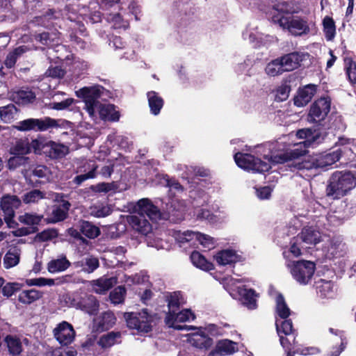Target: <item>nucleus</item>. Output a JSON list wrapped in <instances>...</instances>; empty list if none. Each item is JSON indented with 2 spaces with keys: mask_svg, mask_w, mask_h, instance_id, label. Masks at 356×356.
<instances>
[{
  "mask_svg": "<svg viewBox=\"0 0 356 356\" xmlns=\"http://www.w3.org/2000/svg\"><path fill=\"white\" fill-rule=\"evenodd\" d=\"M253 65L252 59L247 57L243 62L238 63L234 67L235 72L240 74H245L246 76H251V68Z\"/></svg>",
  "mask_w": 356,
  "mask_h": 356,
  "instance_id": "52",
  "label": "nucleus"
},
{
  "mask_svg": "<svg viewBox=\"0 0 356 356\" xmlns=\"http://www.w3.org/2000/svg\"><path fill=\"white\" fill-rule=\"evenodd\" d=\"M284 72V71L279 58L269 62L265 67V73L270 76H278Z\"/></svg>",
  "mask_w": 356,
  "mask_h": 356,
  "instance_id": "48",
  "label": "nucleus"
},
{
  "mask_svg": "<svg viewBox=\"0 0 356 356\" xmlns=\"http://www.w3.org/2000/svg\"><path fill=\"white\" fill-rule=\"evenodd\" d=\"M104 91V88L99 85H93L86 86L76 91V95L83 99L85 106L84 109L89 115L94 116V106L99 102L98 99L101 97Z\"/></svg>",
  "mask_w": 356,
  "mask_h": 356,
  "instance_id": "11",
  "label": "nucleus"
},
{
  "mask_svg": "<svg viewBox=\"0 0 356 356\" xmlns=\"http://www.w3.org/2000/svg\"><path fill=\"white\" fill-rule=\"evenodd\" d=\"M75 268L80 269V271L85 273H92L99 266V259L92 256L89 255L81 260L73 263Z\"/></svg>",
  "mask_w": 356,
  "mask_h": 356,
  "instance_id": "28",
  "label": "nucleus"
},
{
  "mask_svg": "<svg viewBox=\"0 0 356 356\" xmlns=\"http://www.w3.org/2000/svg\"><path fill=\"white\" fill-rule=\"evenodd\" d=\"M116 283V279L113 277H102L97 280L90 282V286L96 293L102 294L108 291Z\"/></svg>",
  "mask_w": 356,
  "mask_h": 356,
  "instance_id": "29",
  "label": "nucleus"
},
{
  "mask_svg": "<svg viewBox=\"0 0 356 356\" xmlns=\"http://www.w3.org/2000/svg\"><path fill=\"white\" fill-rule=\"evenodd\" d=\"M81 309L90 314H94L99 308V303L93 296H87L80 302Z\"/></svg>",
  "mask_w": 356,
  "mask_h": 356,
  "instance_id": "42",
  "label": "nucleus"
},
{
  "mask_svg": "<svg viewBox=\"0 0 356 356\" xmlns=\"http://www.w3.org/2000/svg\"><path fill=\"white\" fill-rule=\"evenodd\" d=\"M89 213L94 217L104 218L111 214V209L108 204L97 202L90 207Z\"/></svg>",
  "mask_w": 356,
  "mask_h": 356,
  "instance_id": "39",
  "label": "nucleus"
},
{
  "mask_svg": "<svg viewBox=\"0 0 356 356\" xmlns=\"http://www.w3.org/2000/svg\"><path fill=\"white\" fill-rule=\"evenodd\" d=\"M195 318L194 314L190 309H183L180 312H175L172 313H168L166 314L165 322L170 327H173L176 330H191L194 329L193 326L181 325L179 323H184L194 320Z\"/></svg>",
  "mask_w": 356,
  "mask_h": 356,
  "instance_id": "14",
  "label": "nucleus"
},
{
  "mask_svg": "<svg viewBox=\"0 0 356 356\" xmlns=\"http://www.w3.org/2000/svg\"><path fill=\"white\" fill-rule=\"evenodd\" d=\"M20 250L17 248L9 250L3 257V266L9 269L16 266L20 261Z\"/></svg>",
  "mask_w": 356,
  "mask_h": 356,
  "instance_id": "40",
  "label": "nucleus"
},
{
  "mask_svg": "<svg viewBox=\"0 0 356 356\" xmlns=\"http://www.w3.org/2000/svg\"><path fill=\"white\" fill-rule=\"evenodd\" d=\"M70 204L65 200H61L60 202L54 205L52 213L51 220L52 222H57L62 221L67 217Z\"/></svg>",
  "mask_w": 356,
  "mask_h": 356,
  "instance_id": "32",
  "label": "nucleus"
},
{
  "mask_svg": "<svg viewBox=\"0 0 356 356\" xmlns=\"http://www.w3.org/2000/svg\"><path fill=\"white\" fill-rule=\"evenodd\" d=\"M194 215L196 216L197 219L198 220H205L211 223H215L216 221V217L214 215H213L209 210L204 209H197L195 211Z\"/></svg>",
  "mask_w": 356,
  "mask_h": 356,
  "instance_id": "60",
  "label": "nucleus"
},
{
  "mask_svg": "<svg viewBox=\"0 0 356 356\" xmlns=\"http://www.w3.org/2000/svg\"><path fill=\"white\" fill-rule=\"evenodd\" d=\"M93 111L94 116L89 115L93 120H96L99 118L103 120L116 122L120 119L119 112L113 104L98 102L95 107L94 106Z\"/></svg>",
  "mask_w": 356,
  "mask_h": 356,
  "instance_id": "16",
  "label": "nucleus"
},
{
  "mask_svg": "<svg viewBox=\"0 0 356 356\" xmlns=\"http://www.w3.org/2000/svg\"><path fill=\"white\" fill-rule=\"evenodd\" d=\"M74 102L73 98H67L60 102H53L49 104V108L56 111H63L68 108Z\"/></svg>",
  "mask_w": 356,
  "mask_h": 356,
  "instance_id": "59",
  "label": "nucleus"
},
{
  "mask_svg": "<svg viewBox=\"0 0 356 356\" xmlns=\"http://www.w3.org/2000/svg\"><path fill=\"white\" fill-rule=\"evenodd\" d=\"M116 322V318L113 312H106L103 313L95 321L98 330H104L113 327Z\"/></svg>",
  "mask_w": 356,
  "mask_h": 356,
  "instance_id": "36",
  "label": "nucleus"
},
{
  "mask_svg": "<svg viewBox=\"0 0 356 356\" xmlns=\"http://www.w3.org/2000/svg\"><path fill=\"white\" fill-rule=\"evenodd\" d=\"M65 70L58 65L50 66L45 72V75L54 79H60L63 77Z\"/></svg>",
  "mask_w": 356,
  "mask_h": 356,
  "instance_id": "63",
  "label": "nucleus"
},
{
  "mask_svg": "<svg viewBox=\"0 0 356 356\" xmlns=\"http://www.w3.org/2000/svg\"><path fill=\"white\" fill-rule=\"evenodd\" d=\"M29 158L23 156L14 155L8 161V167L10 170H14L17 168L25 165L28 162Z\"/></svg>",
  "mask_w": 356,
  "mask_h": 356,
  "instance_id": "56",
  "label": "nucleus"
},
{
  "mask_svg": "<svg viewBox=\"0 0 356 356\" xmlns=\"http://www.w3.org/2000/svg\"><path fill=\"white\" fill-rule=\"evenodd\" d=\"M134 211L138 215L127 216V220L131 228L138 234L147 236L152 231L151 223L145 218L147 216L152 220L161 218V214L159 209L147 198L140 200L134 206Z\"/></svg>",
  "mask_w": 356,
  "mask_h": 356,
  "instance_id": "3",
  "label": "nucleus"
},
{
  "mask_svg": "<svg viewBox=\"0 0 356 356\" xmlns=\"http://www.w3.org/2000/svg\"><path fill=\"white\" fill-rule=\"evenodd\" d=\"M81 231L83 234L90 238H95L100 234L99 228L88 221H83L81 223Z\"/></svg>",
  "mask_w": 356,
  "mask_h": 356,
  "instance_id": "51",
  "label": "nucleus"
},
{
  "mask_svg": "<svg viewBox=\"0 0 356 356\" xmlns=\"http://www.w3.org/2000/svg\"><path fill=\"white\" fill-rule=\"evenodd\" d=\"M44 149V154L54 159H61L69 153L67 146L53 141H48Z\"/></svg>",
  "mask_w": 356,
  "mask_h": 356,
  "instance_id": "27",
  "label": "nucleus"
},
{
  "mask_svg": "<svg viewBox=\"0 0 356 356\" xmlns=\"http://www.w3.org/2000/svg\"><path fill=\"white\" fill-rule=\"evenodd\" d=\"M147 97L151 113L154 115H159L163 106L164 101L163 98L155 91L148 92Z\"/></svg>",
  "mask_w": 356,
  "mask_h": 356,
  "instance_id": "34",
  "label": "nucleus"
},
{
  "mask_svg": "<svg viewBox=\"0 0 356 356\" xmlns=\"http://www.w3.org/2000/svg\"><path fill=\"white\" fill-rule=\"evenodd\" d=\"M35 39L45 45H54V42L57 38L56 34L42 33L35 35Z\"/></svg>",
  "mask_w": 356,
  "mask_h": 356,
  "instance_id": "61",
  "label": "nucleus"
},
{
  "mask_svg": "<svg viewBox=\"0 0 356 356\" xmlns=\"http://www.w3.org/2000/svg\"><path fill=\"white\" fill-rule=\"evenodd\" d=\"M307 150L305 154L301 156L298 159L288 160L286 162H292L290 165L293 170H312L318 168V157L316 154H307ZM286 163V161L284 162Z\"/></svg>",
  "mask_w": 356,
  "mask_h": 356,
  "instance_id": "21",
  "label": "nucleus"
},
{
  "mask_svg": "<svg viewBox=\"0 0 356 356\" xmlns=\"http://www.w3.org/2000/svg\"><path fill=\"white\" fill-rule=\"evenodd\" d=\"M242 37L243 40H248L250 44L257 48L262 47H268L277 41L275 36L260 33L257 27H252L250 26L246 27L243 31Z\"/></svg>",
  "mask_w": 356,
  "mask_h": 356,
  "instance_id": "13",
  "label": "nucleus"
},
{
  "mask_svg": "<svg viewBox=\"0 0 356 356\" xmlns=\"http://www.w3.org/2000/svg\"><path fill=\"white\" fill-rule=\"evenodd\" d=\"M42 296L43 293L35 289L22 290L18 295V301L24 305H31Z\"/></svg>",
  "mask_w": 356,
  "mask_h": 356,
  "instance_id": "33",
  "label": "nucleus"
},
{
  "mask_svg": "<svg viewBox=\"0 0 356 356\" xmlns=\"http://www.w3.org/2000/svg\"><path fill=\"white\" fill-rule=\"evenodd\" d=\"M22 204L19 197L16 195H6L1 198L0 207L4 213V220L10 228L16 225L13 218L15 210L18 209Z\"/></svg>",
  "mask_w": 356,
  "mask_h": 356,
  "instance_id": "15",
  "label": "nucleus"
},
{
  "mask_svg": "<svg viewBox=\"0 0 356 356\" xmlns=\"http://www.w3.org/2000/svg\"><path fill=\"white\" fill-rule=\"evenodd\" d=\"M54 334L60 344L67 346L74 341L75 331L71 324L63 321L54 330Z\"/></svg>",
  "mask_w": 356,
  "mask_h": 356,
  "instance_id": "19",
  "label": "nucleus"
},
{
  "mask_svg": "<svg viewBox=\"0 0 356 356\" xmlns=\"http://www.w3.org/2000/svg\"><path fill=\"white\" fill-rule=\"evenodd\" d=\"M173 237L181 248H197L198 245L207 250L213 249L217 245V240L213 237L199 232L186 230L175 231Z\"/></svg>",
  "mask_w": 356,
  "mask_h": 356,
  "instance_id": "8",
  "label": "nucleus"
},
{
  "mask_svg": "<svg viewBox=\"0 0 356 356\" xmlns=\"http://www.w3.org/2000/svg\"><path fill=\"white\" fill-rule=\"evenodd\" d=\"M297 237L302 243V248H305V249L316 245L321 240L320 232L312 225L305 227Z\"/></svg>",
  "mask_w": 356,
  "mask_h": 356,
  "instance_id": "20",
  "label": "nucleus"
},
{
  "mask_svg": "<svg viewBox=\"0 0 356 356\" xmlns=\"http://www.w3.org/2000/svg\"><path fill=\"white\" fill-rule=\"evenodd\" d=\"M47 193L38 189H33L23 195V202L25 204H36L40 200L45 199Z\"/></svg>",
  "mask_w": 356,
  "mask_h": 356,
  "instance_id": "45",
  "label": "nucleus"
},
{
  "mask_svg": "<svg viewBox=\"0 0 356 356\" xmlns=\"http://www.w3.org/2000/svg\"><path fill=\"white\" fill-rule=\"evenodd\" d=\"M108 140L110 141L111 143L119 145L121 148L126 149L129 147L127 138L123 136L110 134L108 136Z\"/></svg>",
  "mask_w": 356,
  "mask_h": 356,
  "instance_id": "62",
  "label": "nucleus"
},
{
  "mask_svg": "<svg viewBox=\"0 0 356 356\" xmlns=\"http://www.w3.org/2000/svg\"><path fill=\"white\" fill-rule=\"evenodd\" d=\"M169 312L172 313L179 310L180 305L184 303V299L179 291L174 292L168 297Z\"/></svg>",
  "mask_w": 356,
  "mask_h": 356,
  "instance_id": "43",
  "label": "nucleus"
},
{
  "mask_svg": "<svg viewBox=\"0 0 356 356\" xmlns=\"http://www.w3.org/2000/svg\"><path fill=\"white\" fill-rule=\"evenodd\" d=\"M341 153V149H337L327 154H316L318 157V168H323L334 164L340 159Z\"/></svg>",
  "mask_w": 356,
  "mask_h": 356,
  "instance_id": "31",
  "label": "nucleus"
},
{
  "mask_svg": "<svg viewBox=\"0 0 356 356\" xmlns=\"http://www.w3.org/2000/svg\"><path fill=\"white\" fill-rule=\"evenodd\" d=\"M197 332L186 335L187 341L193 346L207 350L213 344V339L206 334V330L202 327H195Z\"/></svg>",
  "mask_w": 356,
  "mask_h": 356,
  "instance_id": "18",
  "label": "nucleus"
},
{
  "mask_svg": "<svg viewBox=\"0 0 356 356\" xmlns=\"http://www.w3.org/2000/svg\"><path fill=\"white\" fill-rule=\"evenodd\" d=\"M42 217V216L36 213L26 212L19 215L18 220L24 225L33 226L38 225Z\"/></svg>",
  "mask_w": 356,
  "mask_h": 356,
  "instance_id": "50",
  "label": "nucleus"
},
{
  "mask_svg": "<svg viewBox=\"0 0 356 356\" xmlns=\"http://www.w3.org/2000/svg\"><path fill=\"white\" fill-rule=\"evenodd\" d=\"M303 57V54L295 51L286 54L279 58L280 59V62L285 72L297 69L302 61Z\"/></svg>",
  "mask_w": 356,
  "mask_h": 356,
  "instance_id": "23",
  "label": "nucleus"
},
{
  "mask_svg": "<svg viewBox=\"0 0 356 356\" xmlns=\"http://www.w3.org/2000/svg\"><path fill=\"white\" fill-rule=\"evenodd\" d=\"M224 287L234 298L239 299L249 309L257 308V294L251 289H248L243 279L227 278Z\"/></svg>",
  "mask_w": 356,
  "mask_h": 356,
  "instance_id": "7",
  "label": "nucleus"
},
{
  "mask_svg": "<svg viewBox=\"0 0 356 356\" xmlns=\"http://www.w3.org/2000/svg\"><path fill=\"white\" fill-rule=\"evenodd\" d=\"M293 135L284 136L280 140L266 143L254 147H250L251 153L237 152L234 155V161L237 165L247 171L264 172L271 168V164L279 163L275 161V156L285 152L287 147L292 145L287 138Z\"/></svg>",
  "mask_w": 356,
  "mask_h": 356,
  "instance_id": "1",
  "label": "nucleus"
},
{
  "mask_svg": "<svg viewBox=\"0 0 356 356\" xmlns=\"http://www.w3.org/2000/svg\"><path fill=\"white\" fill-rule=\"evenodd\" d=\"M192 264L197 268L204 270L209 271L213 269L212 263L207 260V259L197 251H193L190 257Z\"/></svg>",
  "mask_w": 356,
  "mask_h": 356,
  "instance_id": "37",
  "label": "nucleus"
},
{
  "mask_svg": "<svg viewBox=\"0 0 356 356\" xmlns=\"http://www.w3.org/2000/svg\"><path fill=\"white\" fill-rule=\"evenodd\" d=\"M4 341L9 354L13 356L19 355L23 350V343L27 344L29 342L26 338L12 334L7 335L4 339Z\"/></svg>",
  "mask_w": 356,
  "mask_h": 356,
  "instance_id": "24",
  "label": "nucleus"
},
{
  "mask_svg": "<svg viewBox=\"0 0 356 356\" xmlns=\"http://www.w3.org/2000/svg\"><path fill=\"white\" fill-rule=\"evenodd\" d=\"M238 350V344L229 339H222L217 342L215 348L208 356H225L232 355Z\"/></svg>",
  "mask_w": 356,
  "mask_h": 356,
  "instance_id": "22",
  "label": "nucleus"
},
{
  "mask_svg": "<svg viewBox=\"0 0 356 356\" xmlns=\"http://www.w3.org/2000/svg\"><path fill=\"white\" fill-rule=\"evenodd\" d=\"M314 288L316 293L322 298H332L335 292L334 282L323 278H315Z\"/></svg>",
  "mask_w": 356,
  "mask_h": 356,
  "instance_id": "26",
  "label": "nucleus"
},
{
  "mask_svg": "<svg viewBox=\"0 0 356 356\" xmlns=\"http://www.w3.org/2000/svg\"><path fill=\"white\" fill-rule=\"evenodd\" d=\"M17 108L14 104H8L0 108L1 120L6 123L13 120L17 114Z\"/></svg>",
  "mask_w": 356,
  "mask_h": 356,
  "instance_id": "47",
  "label": "nucleus"
},
{
  "mask_svg": "<svg viewBox=\"0 0 356 356\" xmlns=\"http://www.w3.org/2000/svg\"><path fill=\"white\" fill-rule=\"evenodd\" d=\"M296 136L300 139H305L302 142L294 143L293 149H285L284 153L275 156V161L284 163L288 160L298 159L301 156L305 154L307 148L318 143L320 135L316 131H312L309 129H300L297 131Z\"/></svg>",
  "mask_w": 356,
  "mask_h": 356,
  "instance_id": "5",
  "label": "nucleus"
},
{
  "mask_svg": "<svg viewBox=\"0 0 356 356\" xmlns=\"http://www.w3.org/2000/svg\"><path fill=\"white\" fill-rule=\"evenodd\" d=\"M356 186V176L350 171H336L330 177L327 195L334 199L346 195Z\"/></svg>",
  "mask_w": 356,
  "mask_h": 356,
  "instance_id": "6",
  "label": "nucleus"
},
{
  "mask_svg": "<svg viewBox=\"0 0 356 356\" xmlns=\"http://www.w3.org/2000/svg\"><path fill=\"white\" fill-rule=\"evenodd\" d=\"M276 314L280 318L276 319L275 325L282 346L285 350L293 349L295 336L291 320H286L291 314L282 295L278 294L275 299Z\"/></svg>",
  "mask_w": 356,
  "mask_h": 356,
  "instance_id": "4",
  "label": "nucleus"
},
{
  "mask_svg": "<svg viewBox=\"0 0 356 356\" xmlns=\"http://www.w3.org/2000/svg\"><path fill=\"white\" fill-rule=\"evenodd\" d=\"M323 33L327 40L332 41L336 35V26L333 19L329 16L323 20Z\"/></svg>",
  "mask_w": 356,
  "mask_h": 356,
  "instance_id": "44",
  "label": "nucleus"
},
{
  "mask_svg": "<svg viewBox=\"0 0 356 356\" xmlns=\"http://www.w3.org/2000/svg\"><path fill=\"white\" fill-rule=\"evenodd\" d=\"M346 74L352 83L356 82V63L351 59L345 60Z\"/></svg>",
  "mask_w": 356,
  "mask_h": 356,
  "instance_id": "58",
  "label": "nucleus"
},
{
  "mask_svg": "<svg viewBox=\"0 0 356 356\" xmlns=\"http://www.w3.org/2000/svg\"><path fill=\"white\" fill-rule=\"evenodd\" d=\"M10 153L13 155L23 156L30 153L29 142L27 139H20L15 142L10 148Z\"/></svg>",
  "mask_w": 356,
  "mask_h": 356,
  "instance_id": "46",
  "label": "nucleus"
},
{
  "mask_svg": "<svg viewBox=\"0 0 356 356\" xmlns=\"http://www.w3.org/2000/svg\"><path fill=\"white\" fill-rule=\"evenodd\" d=\"M268 15L271 21L278 24L283 30L294 36L307 35L310 28L307 19L298 16H289L300 12L298 1H274Z\"/></svg>",
  "mask_w": 356,
  "mask_h": 356,
  "instance_id": "2",
  "label": "nucleus"
},
{
  "mask_svg": "<svg viewBox=\"0 0 356 356\" xmlns=\"http://www.w3.org/2000/svg\"><path fill=\"white\" fill-rule=\"evenodd\" d=\"M121 333L120 332H111L102 335L98 344L103 348H108L120 341Z\"/></svg>",
  "mask_w": 356,
  "mask_h": 356,
  "instance_id": "41",
  "label": "nucleus"
},
{
  "mask_svg": "<svg viewBox=\"0 0 356 356\" xmlns=\"http://www.w3.org/2000/svg\"><path fill=\"white\" fill-rule=\"evenodd\" d=\"M330 99L321 97L311 106L309 113V120L318 122L325 118L330 110Z\"/></svg>",
  "mask_w": 356,
  "mask_h": 356,
  "instance_id": "17",
  "label": "nucleus"
},
{
  "mask_svg": "<svg viewBox=\"0 0 356 356\" xmlns=\"http://www.w3.org/2000/svg\"><path fill=\"white\" fill-rule=\"evenodd\" d=\"M72 67L74 76L79 78L87 72L88 64L85 60L76 59L73 62Z\"/></svg>",
  "mask_w": 356,
  "mask_h": 356,
  "instance_id": "54",
  "label": "nucleus"
},
{
  "mask_svg": "<svg viewBox=\"0 0 356 356\" xmlns=\"http://www.w3.org/2000/svg\"><path fill=\"white\" fill-rule=\"evenodd\" d=\"M57 126L58 122L56 120L46 117L43 119L29 118L20 121L15 125V128L21 131H44Z\"/></svg>",
  "mask_w": 356,
  "mask_h": 356,
  "instance_id": "12",
  "label": "nucleus"
},
{
  "mask_svg": "<svg viewBox=\"0 0 356 356\" xmlns=\"http://www.w3.org/2000/svg\"><path fill=\"white\" fill-rule=\"evenodd\" d=\"M13 101L18 104H26L32 102L35 98V94L29 89H22L14 92L12 95Z\"/></svg>",
  "mask_w": 356,
  "mask_h": 356,
  "instance_id": "38",
  "label": "nucleus"
},
{
  "mask_svg": "<svg viewBox=\"0 0 356 356\" xmlns=\"http://www.w3.org/2000/svg\"><path fill=\"white\" fill-rule=\"evenodd\" d=\"M99 166L95 161H86L82 165L79 166L77 169V172L85 173L89 176L92 175V179L97 177L98 175L97 169Z\"/></svg>",
  "mask_w": 356,
  "mask_h": 356,
  "instance_id": "49",
  "label": "nucleus"
},
{
  "mask_svg": "<svg viewBox=\"0 0 356 356\" xmlns=\"http://www.w3.org/2000/svg\"><path fill=\"white\" fill-rule=\"evenodd\" d=\"M214 259L218 265L226 266L237 262L240 257L235 250L226 249L217 252L214 256Z\"/></svg>",
  "mask_w": 356,
  "mask_h": 356,
  "instance_id": "30",
  "label": "nucleus"
},
{
  "mask_svg": "<svg viewBox=\"0 0 356 356\" xmlns=\"http://www.w3.org/2000/svg\"><path fill=\"white\" fill-rule=\"evenodd\" d=\"M293 278L300 284L306 285L313 277L316 265L314 262L300 260L287 264Z\"/></svg>",
  "mask_w": 356,
  "mask_h": 356,
  "instance_id": "10",
  "label": "nucleus"
},
{
  "mask_svg": "<svg viewBox=\"0 0 356 356\" xmlns=\"http://www.w3.org/2000/svg\"><path fill=\"white\" fill-rule=\"evenodd\" d=\"M126 294L125 288L121 286H119L114 289L110 293V300L111 302L114 305L120 304L124 300V296Z\"/></svg>",
  "mask_w": 356,
  "mask_h": 356,
  "instance_id": "55",
  "label": "nucleus"
},
{
  "mask_svg": "<svg viewBox=\"0 0 356 356\" xmlns=\"http://www.w3.org/2000/svg\"><path fill=\"white\" fill-rule=\"evenodd\" d=\"M302 243L299 239V238H294L293 241L291 242V245L289 249L290 252L296 257L301 255V250L305 249V248H302Z\"/></svg>",
  "mask_w": 356,
  "mask_h": 356,
  "instance_id": "64",
  "label": "nucleus"
},
{
  "mask_svg": "<svg viewBox=\"0 0 356 356\" xmlns=\"http://www.w3.org/2000/svg\"><path fill=\"white\" fill-rule=\"evenodd\" d=\"M24 284L17 282H8L2 286V293L3 296L11 297L16 292L19 291Z\"/></svg>",
  "mask_w": 356,
  "mask_h": 356,
  "instance_id": "53",
  "label": "nucleus"
},
{
  "mask_svg": "<svg viewBox=\"0 0 356 356\" xmlns=\"http://www.w3.org/2000/svg\"><path fill=\"white\" fill-rule=\"evenodd\" d=\"M129 328L136 330L139 333H148L153 327L154 315L147 309L139 312H127L124 314Z\"/></svg>",
  "mask_w": 356,
  "mask_h": 356,
  "instance_id": "9",
  "label": "nucleus"
},
{
  "mask_svg": "<svg viewBox=\"0 0 356 356\" xmlns=\"http://www.w3.org/2000/svg\"><path fill=\"white\" fill-rule=\"evenodd\" d=\"M47 140L40 138V139H34L31 143H29L30 145V152L33 151L35 154H44V147L47 145Z\"/></svg>",
  "mask_w": 356,
  "mask_h": 356,
  "instance_id": "57",
  "label": "nucleus"
},
{
  "mask_svg": "<svg viewBox=\"0 0 356 356\" xmlns=\"http://www.w3.org/2000/svg\"><path fill=\"white\" fill-rule=\"evenodd\" d=\"M316 87L314 84H308L300 88L294 98V104L298 107H303L307 105L315 95Z\"/></svg>",
  "mask_w": 356,
  "mask_h": 356,
  "instance_id": "25",
  "label": "nucleus"
},
{
  "mask_svg": "<svg viewBox=\"0 0 356 356\" xmlns=\"http://www.w3.org/2000/svg\"><path fill=\"white\" fill-rule=\"evenodd\" d=\"M71 265L65 256L52 259L47 264V270L50 273H57L65 271Z\"/></svg>",
  "mask_w": 356,
  "mask_h": 356,
  "instance_id": "35",
  "label": "nucleus"
}]
</instances>
